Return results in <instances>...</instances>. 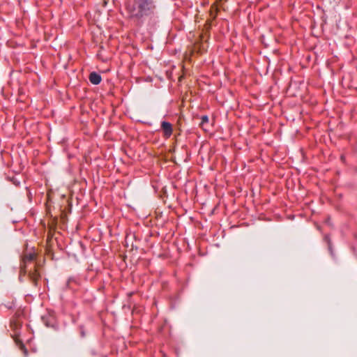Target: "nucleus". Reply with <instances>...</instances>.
<instances>
[{
  "instance_id": "20e7f679",
  "label": "nucleus",
  "mask_w": 357,
  "mask_h": 357,
  "mask_svg": "<svg viewBox=\"0 0 357 357\" xmlns=\"http://www.w3.org/2000/svg\"><path fill=\"white\" fill-rule=\"evenodd\" d=\"M161 128L164 131V134L166 137H169L173 132L172 125L167 121H161Z\"/></svg>"
},
{
  "instance_id": "7ed1b4c3",
  "label": "nucleus",
  "mask_w": 357,
  "mask_h": 357,
  "mask_svg": "<svg viewBox=\"0 0 357 357\" xmlns=\"http://www.w3.org/2000/svg\"><path fill=\"white\" fill-rule=\"evenodd\" d=\"M146 19H148L147 27L150 31H155L159 27V18L155 15V12L154 14L147 17Z\"/></svg>"
},
{
  "instance_id": "1a4fd4ad",
  "label": "nucleus",
  "mask_w": 357,
  "mask_h": 357,
  "mask_svg": "<svg viewBox=\"0 0 357 357\" xmlns=\"http://www.w3.org/2000/svg\"><path fill=\"white\" fill-rule=\"evenodd\" d=\"M33 254H29V256H28V259L29 260H33Z\"/></svg>"
},
{
  "instance_id": "4468645a",
  "label": "nucleus",
  "mask_w": 357,
  "mask_h": 357,
  "mask_svg": "<svg viewBox=\"0 0 357 357\" xmlns=\"http://www.w3.org/2000/svg\"><path fill=\"white\" fill-rule=\"evenodd\" d=\"M341 159L342 160V161H343L344 162H345V158H344V157L341 158Z\"/></svg>"
},
{
  "instance_id": "423d86ee",
  "label": "nucleus",
  "mask_w": 357,
  "mask_h": 357,
  "mask_svg": "<svg viewBox=\"0 0 357 357\" xmlns=\"http://www.w3.org/2000/svg\"><path fill=\"white\" fill-rule=\"evenodd\" d=\"M209 122V118L208 115H203L201 116V121L199 123V127L204 129L205 124L208 123Z\"/></svg>"
},
{
  "instance_id": "9b49d317",
  "label": "nucleus",
  "mask_w": 357,
  "mask_h": 357,
  "mask_svg": "<svg viewBox=\"0 0 357 357\" xmlns=\"http://www.w3.org/2000/svg\"><path fill=\"white\" fill-rule=\"evenodd\" d=\"M125 158L119 157L118 158L119 162H122L123 163H126L125 160H123Z\"/></svg>"
},
{
  "instance_id": "9d476101",
  "label": "nucleus",
  "mask_w": 357,
  "mask_h": 357,
  "mask_svg": "<svg viewBox=\"0 0 357 357\" xmlns=\"http://www.w3.org/2000/svg\"><path fill=\"white\" fill-rule=\"evenodd\" d=\"M22 349L24 350V353L25 356H26V355H27V354H28V351H27V349L24 347V345H22Z\"/></svg>"
},
{
  "instance_id": "f03ea898",
  "label": "nucleus",
  "mask_w": 357,
  "mask_h": 357,
  "mask_svg": "<svg viewBox=\"0 0 357 357\" xmlns=\"http://www.w3.org/2000/svg\"><path fill=\"white\" fill-rule=\"evenodd\" d=\"M41 319L43 324L49 328H52L54 330L57 331L59 328L58 324L56 323L54 317L51 314H46L42 316Z\"/></svg>"
},
{
  "instance_id": "f257e3e1",
  "label": "nucleus",
  "mask_w": 357,
  "mask_h": 357,
  "mask_svg": "<svg viewBox=\"0 0 357 357\" xmlns=\"http://www.w3.org/2000/svg\"><path fill=\"white\" fill-rule=\"evenodd\" d=\"M126 8L129 18L136 26L141 28L146 17L155 12L156 3L154 0H132V2L126 3Z\"/></svg>"
},
{
  "instance_id": "39448f33",
  "label": "nucleus",
  "mask_w": 357,
  "mask_h": 357,
  "mask_svg": "<svg viewBox=\"0 0 357 357\" xmlns=\"http://www.w3.org/2000/svg\"><path fill=\"white\" fill-rule=\"evenodd\" d=\"M89 79L92 84L98 85L101 82L102 77L100 73L93 71L90 73Z\"/></svg>"
},
{
  "instance_id": "2eb2a0df",
  "label": "nucleus",
  "mask_w": 357,
  "mask_h": 357,
  "mask_svg": "<svg viewBox=\"0 0 357 357\" xmlns=\"http://www.w3.org/2000/svg\"><path fill=\"white\" fill-rule=\"evenodd\" d=\"M68 156L71 157V156H73V155H71V154H69Z\"/></svg>"
},
{
  "instance_id": "6e6552de",
  "label": "nucleus",
  "mask_w": 357,
  "mask_h": 357,
  "mask_svg": "<svg viewBox=\"0 0 357 357\" xmlns=\"http://www.w3.org/2000/svg\"><path fill=\"white\" fill-rule=\"evenodd\" d=\"M264 59L268 63V66H269V64L271 62L270 59L268 56H264ZM268 68V67H267V68Z\"/></svg>"
},
{
  "instance_id": "0eeeda50",
  "label": "nucleus",
  "mask_w": 357,
  "mask_h": 357,
  "mask_svg": "<svg viewBox=\"0 0 357 357\" xmlns=\"http://www.w3.org/2000/svg\"><path fill=\"white\" fill-rule=\"evenodd\" d=\"M325 240L328 242V250L330 251V253L332 257H333V251L332 250V248H331V243H330V241L328 239V236H325Z\"/></svg>"
},
{
  "instance_id": "ddd939ff",
  "label": "nucleus",
  "mask_w": 357,
  "mask_h": 357,
  "mask_svg": "<svg viewBox=\"0 0 357 357\" xmlns=\"http://www.w3.org/2000/svg\"><path fill=\"white\" fill-rule=\"evenodd\" d=\"M173 158L174 159V160L175 163H177V161L176 160L177 158ZM178 158L179 159H182L183 158Z\"/></svg>"
},
{
  "instance_id": "f8f14e48",
  "label": "nucleus",
  "mask_w": 357,
  "mask_h": 357,
  "mask_svg": "<svg viewBox=\"0 0 357 357\" xmlns=\"http://www.w3.org/2000/svg\"><path fill=\"white\" fill-rule=\"evenodd\" d=\"M81 335H82V337H84L85 336V333H84V332L83 331H82Z\"/></svg>"
}]
</instances>
